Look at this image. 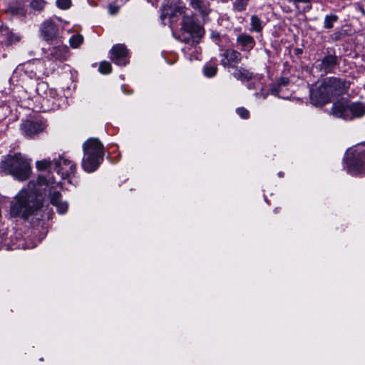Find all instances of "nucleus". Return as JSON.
I'll list each match as a JSON object with an SVG mask.
<instances>
[{"mask_svg":"<svg viewBox=\"0 0 365 365\" xmlns=\"http://www.w3.org/2000/svg\"><path fill=\"white\" fill-rule=\"evenodd\" d=\"M61 185L56 182L50 174L40 175L38 178L37 185L30 182L28 189L21 190L11 203L10 213L12 217H21L26 219L34 214L42 205V198L40 193L41 190L48 189L51 203L57 208L60 214H65L68 208L66 201L61 200L59 190Z\"/></svg>","mask_w":365,"mask_h":365,"instance_id":"f257e3e1","label":"nucleus"},{"mask_svg":"<svg viewBox=\"0 0 365 365\" xmlns=\"http://www.w3.org/2000/svg\"><path fill=\"white\" fill-rule=\"evenodd\" d=\"M349 88V83L345 80L336 77L327 78L317 89L311 91L310 99L315 106L324 105L332 98L345 93Z\"/></svg>","mask_w":365,"mask_h":365,"instance_id":"f03ea898","label":"nucleus"},{"mask_svg":"<svg viewBox=\"0 0 365 365\" xmlns=\"http://www.w3.org/2000/svg\"><path fill=\"white\" fill-rule=\"evenodd\" d=\"M1 168L19 181L27 180L31 173L30 161L20 153L8 156L1 163Z\"/></svg>","mask_w":365,"mask_h":365,"instance_id":"7ed1b4c3","label":"nucleus"},{"mask_svg":"<svg viewBox=\"0 0 365 365\" xmlns=\"http://www.w3.org/2000/svg\"><path fill=\"white\" fill-rule=\"evenodd\" d=\"M84 156L82 160V166L88 173L93 172L100 165L103 159V145L96 138H90L83 145Z\"/></svg>","mask_w":365,"mask_h":365,"instance_id":"20e7f679","label":"nucleus"},{"mask_svg":"<svg viewBox=\"0 0 365 365\" xmlns=\"http://www.w3.org/2000/svg\"><path fill=\"white\" fill-rule=\"evenodd\" d=\"M36 168L38 170L50 171L53 168L57 172L62 178L66 179L74 175L76 170V165L68 159L60 157L53 162L49 160H42L36 162Z\"/></svg>","mask_w":365,"mask_h":365,"instance_id":"39448f33","label":"nucleus"},{"mask_svg":"<svg viewBox=\"0 0 365 365\" xmlns=\"http://www.w3.org/2000/svg\"><path fill=\"white\" fill-rule=\"evenodd\" d=\"M348 170L352 175L365 173V143L358 145L347 159Z\"/></svg>","mask_w":365,"mask_h":365,"instance_id":"423d86ee","label":"nucleus"},{"mask_svg":"<svg viewBox=\"0 0 365 365\" xmlns=\"http://www.w3.org/2000/svg\"><path fill=\"white\" fill-rule=\"evenodd\" d=\"M111 61L118 66H125L128 63V50L123 44L113 46L110 51Z\"/></svg>","mask_w":365,"mask_h":365,"instance_id":"0eeeda50","label":"nucleus"},{"mask_svg":"<svg viewBox=\"0 0 365 365\" xmlns=\"http://www.w3.org/2000/svg\"><path fill=\"white\" fill-rule=\"evenodd\" d=\"M58 33V28L51 19L46 20L41 25V36L46 41L54 40L57 37Z\"/></svg>","mask_w":365,"mask_h":365,"instance_id":"6e6552de","label":"nucleus"},{"mask_svg":"<svg viewBox=\"0 0 365 365\" xmlns=\"http://www.w3.org/2000/svg\"><path fill=\"white\" fill-rule=\"evenodd\" d=\"M330 114L336 118L349 120V101L346 99H341L334 103Z\"/></svg>","mask_w":365,"mask_h":365,"instance_id":"1a4fd4ad","label":"nucleus"},{"mask_svg":"<svg viewBox=\"0 0 365 365\" xmlns=\"http://www.w3.org/2000/svg\"><path fill=\"white\" fill-rule=\"evenodd\" d=\"M185 6L181 5L180 0H170V3L163 5L162 9L161 19H164L167 16H174L178 14L184 13Z\"/></svg>","mask_w":365,"mask_h":365,"instance_id":"9d476101","label":"nucleus"},{"mask_svg":"<svg viewBox=\"0 0 365 365\" xmlns=\"http://www.w3.org/2000/svg\"><path fill=\"white\" fill-rule=\"evenodd\" d=\"M182 29L190 34L193 38L202 37L204 34L203 28L188 16H184L183 18Z\"/></svg>","mask_w":365,"mask_h":365,"instance_id":"9b49d317","label":"nucleus"},{"mask_svg":"<svg viewBox=\"0 0 365 365\" xmlns=\"http://www.w3.org/2000/svg\"><path fill=\"white\" fill-rule=\"evenodd\" d=\"M45 126L43 123L26 121L22 125L21 130L25 135L32 137L42 132Z\"/></svg>","mask_w":365,"mask_h":365,"instance_id":"f8f14e48","label":"nucleus"},{"mask_svg":"<svg viewBox=\"0 0 365 365\" xmlns=\"http://www.w3.org/2000/svg\"><path fill=\"white\" fill-rule=\"evenodd\" d=\"M365 115V103L359 101L349 102V120Z\"/></svg>","mask_w":365,"mask_h":365,"instance_id":"ddd939ff","label":"nucleus"},{"mask_svg":"<svg viewBox=\"0 0 365 365\" xmlns=\"http://www.w3.org/2000/svg\"><path fill=\"white\" fill-rule=\"evenodd\" d=\"M237 42L244 51H250L255 45L253 37L247 34L240 35L237 38Z\"/></svg>","mask_w":365,"mask_h":365,"instance_id":"4468645a","label":"nucleus"},{"mask_svg":"<svg viewBox=\"0 0 365 365\" xmlns=\"http://www.w3.org/2000/svg\"><path fill=\"white\" fill-rule=\"evenodd\" d=\"M337 58L335 56L329 55L325 56L319 65L320 69L324 73L331 72L336 65Z\"/></svg>","mask_w":365,"mask_h":365,"instance_id":"2eb2a0df","label":"nucleus"},{"mask_svg":"<svg viewBox=\"0 0 365 365\" xmlns=\"http://www.w3.org/2000/svg\"><path fill=\"white\" fill-rule=\"evenodd\" d=\"M51 55L56 60L65 61L68 56V48L65 46L54 47L51 50Z\"/></svg>","mask_w":365,"mask_h":365,"instance_id":"dca6fc26","label":"nucleus"},{"mask_svg":"<svg viewBox=\"0 0 365 365\" xmlns=\"http://www.w3.org/2000/svg\"><path fill=\"white\" fill-rule=\"evenodd\" d=\"M240 56V53L235 50H226L224 53L225 59L222 60V64L227 66L231 63H238Z\"/></svg>","mask_w":365,"mask_h":365,"instance_id":"f3484780","label":"nucleus"},{"mask_svg":"<svg viewBox=\"0 0 365 365\" xmlns=\"http://www.w3.org/2000/svg\"><path fill=\"white\" fill-rule=\"evenodd\" d=\"M33 63L31 62H28L23 66H20L16 69V73L18 72H24L26 76H28L30 78H35L36 76V72L33 70Z\"/></svg>","mask_w":365,"mask_h":365,"instance_id":"a211bd4d","label":"nucleus"},{"mask_svg":"<svg viewBox=\"0 0 365 365\" xmlns=\"http://www.w3.org/2000/svg\"><path fill=\"white\" fill-rule=\"evenodd\" d=\"M252 31L260 32L262 30V21L257 16H251V29Z\"/></svg>","mask_w":365,"mask_h":365,"instance_id":"6ab92c4d","label":"nucleus"},{"mask_svg":"<svg viewBox=\"0 0 365 365\" xmlns=\"http://www.w3.org/2000/svg\"><path fill=\"white\" fill-rule=\"evenodd\" d=\"M35 83V89L32 91L30 89L29 91L30 94H33L34 93H36V94L39 96H43V91L47 88V84L45 82H38Z\"/></svg>","mask_w":365,"mask_h":365,"instance_id":"aec40b11","label":"nucleus"},{"mask_svg":"<svg viewBox=\"0 0 365 365\" xmlns=\"http://www.w3.org/2000/svg\"><path fill=\"white\" fill-rule=\"evenodd\" d=\"M46 4L45 0H31L30 6L34 11H41L44 9Z\"/></svg>","mask_w":365,"mask_h":365,"instance_id":"412c9836","label":"nucleus"},{"mask_svg":"<svg viewBox=\"0 0 365 365\" xmlns=\"http://www.w3.org/2000/svg\"><path fill=\"white\" fill-rule=\"evenodd\" d=\"M83 41V37L80 34H76L71 37L69 43L73 48H77Z\"/></svg>","mask_w":365,"mask_h":365,"instance_id":"4be33fe9","label":"nucleus"},{"mask_svg":"<svg viewBox=\"0 0 365 365\" xmlns=\"http://www.w3.org/2000/svg\"><path fill=\"white\" fill-rule=\"evenodd\" d=\"M248 0H235L234 2V8L237 11L245 10Z\"/></svg>","mask_w":365,"mask_h":365,"instance_id":"5701e85b","label":"nucleus"},{"mask_svg":"<svg viewBox=\"0 0 365 365\" xmlns=\"http://www.w3.org/2000/svg\"><path fill=\"white\" fill-rule=\"evenodd\" d=\"M338 18L336 15L326 16L324 19V27L331 29L333 24L337 21Z\"/></svg>","mask_w":365,"mask_h":365,"instance_id":"b1692460","label":"nucleus"},{"mask_svg":"<svg viewBox=\"0 0 365 365\" xmlns=\"http://www.w3.org/2000/svg\"><path fill=\"white\" fill-rule=\"evenodd\" d=\"M99 71L103 74H108L111 71V65L108 61H102L98 68Z\"/></svg>","mask_w":365,"mask_h":365,"instance_id":"393cba45","label":"nucleus"},{"mask_svg":"<svg viewBox=\"0 0 365 365\" xmlns=\"http://www.w3.org/2000/svg\"><path fill=\"white\" fill-rule=\"evenodd\" d=\"M56 6L61 9H68L71 6V0H56Z\"/></svg>","mask_w":365,"mask_h":365,"instance_id":"a878e982","label":"nucleus"},{"mask_svg":"<svg viewBox=\"0 0 365 365\" xmlns=\"http://www.w3.org/2000/svg\"><path fill=\"white\" fill-rule=\"evenodd\" d=\"M237 113L243 119H247L250 117V113L246 108L241 107L236 110Z\"/></svg>","mask_w":365,"mask_h":365,"instance_id":"bb28decb","label":"nucleus"},{"mask_svg":"<svg viewBox=\"0 0 365 365\" xmlns=\"http://www.w3.org/2000/svg\"><path fill=\"white\" fill-rule=\"evenodd\" d=\"M217 70V68L215 66L207 67V77H213L215 76Z\"/></svg>","mask_w":365,"mask_h":365,"instance_id":"cd10ccee","label":"nucleus"},{"mask_svg":"<svg viewBox=\"0 0 365 365\" xmlns=\"http://www.w3.org/2000/svg\"><path fill=\"white\" fill-rule=\"evenodd\" d=\"M108 11L110 14H115L118 11V7L114 5H109Z\"/></svg>","mask_w":365,"mask_h":365,"instance_id":"c85d7f7f","label":"nucleus"},{"mask_svg":"<svg viewBox=\"0 0 365 365\" xmlns=\"http://www.w3.org/2000/svg\"><path fill=\"white\" fill-rule=\"evenodd\" d=\"M290 1H292L294 4H298V3H308L310 1V0H289Z\"/></svg>","mask_w":365,"mask_h":365,"instance_id":"c756f323","label":"nucleus"},{"mask_svg":"<svg viewBox=\"0 0 365 365\" xmlns=\"http://www.w3.org/2000/svg\"><path fill=\"white\" fill-rule=\"evenodd\" d=\"M190 1L193 6L197 7L199 6V0H190Z\"/></svg>","mask_w":365,"mask_h":365,"instance_id":"7c9ffc66","label":"nucleus"},{"mask_svg":"<svg viewBox=\"0 0 365 365\" xmlns=\"http://www.w3.org/2000/svg\"><path fill=\"white\" fill-rule=\"evenodd\" d=\"M212 37L215 38H219L220 37V35L218 34H212Z\"/></svg>","mask_w":365,"mask_h":365,"instance_id":"2f4dec72","label":"nucleus"},{"mask_svg":"<svg viewBox=\"0 0 365 365\" xmlns=\"http://www.w3.org/2000/svg\"><path fill=\"white\" fill-rule=\"evenodd\" d=\"M192 57H194V55H192ZM195 58L196 60H200V59H202V57H201V58H199L198 56H195Z\"/></svg>","mask_w":365,"mask_h":365,"instance_id":"473e14b6","label":"nucleus"},{"mask_svg":"<svg viewBox=\"0 0 365 365\" xmlns=\"http://www.w3.org/2000/svg\"><path fill=\"white\" fill-rule=\"evenodd\" d=\"M203 72L205 73V66L203 67Z\"/></svg>","mask_w":365,"mask_h":365,"instance_id":"72a5a7b5","label":"nucleus"}]
</instances>
